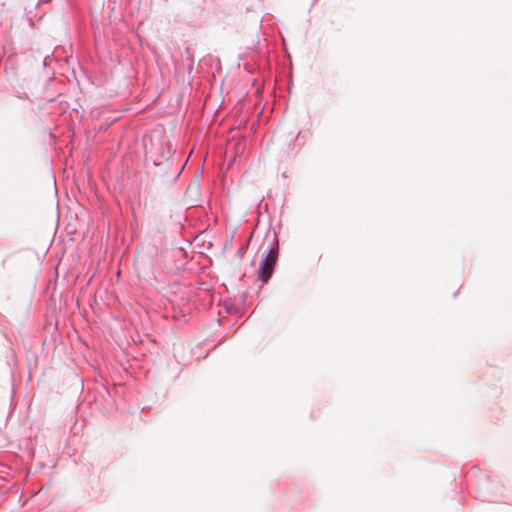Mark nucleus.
Listing matches in <instances>:
<instances>
[{"mask_svg": "<svg viewBox=\"0 0 512 512\" xmlns=\"http://www.w3.org/2000/svg\"><path fill=\"white\" fill-rule=\"evenodd\" d=\"M279 258V240L274 234L273 240L268 244L264 251L259 268L257 270V278L263 284L268 283L275 271V266Z\"/></svg>", "mask_w": 512, "mask_h": 512, "instance_id": "obj_1", "label": "nucleus"}, {"mask_svg": "<svg viewBox=\"0 0 512 512\" xmlns=\"http://www.w3.org/2000/svg\"><path fill=\"white\" fill-rule=\"evenodd\" d=\"M477 497L487 502L505 501L501 484L490 476H484L479 480Z\"/></svg>", "mask_w": 512, "mask_h": 512, "instance_id": "obj_2", "label": "nucleus"}, {"mask_svg": "<svg viewBox=\"0 0 512 512\" xmlns=\"http://www.w3.org/2000/svg\"><path fill=\"white\" fill-rule=\"evenodd\" d=\"M183 168H184V166H182L180 169H175L169 175L163 176L164 177L163 182L169 183V184L174 183L179 178Z\"/></svg>", "mask_w": 512, "mask_h": 512, "instance_id": "obj_3", "label": "nucleus"}, {"mask_svg": "<svg viewBox=\"0 0 512 512\" xmlns=\"http://www.w3.org/2000/svg\"><path fill=\"white\" fill-rule=\"evenodd\" d=\"M306 134L307 133H305V132L299 131L297 133V135L295 136L294 141L292 143H290L289 146L294 147L296 145V142H298V145L300 146V148L303 147Z\"/></svg>", "mask_w": 512, "mask_h": 512, "instance_id": "obj_4", "label": "nucleus"}, {"mask_svg": "<svg viewBox=\"0 0 512 512\" xmlns=\"http://www.w3.org/2000/svg\"><path fill=\"white\" fill-rule=\"evenodd\" d=\"M156 165L160 166L163 170L167 171L173 166V163L169 160H166L165 162Z\"/></svg>", "mask_w": 512, "mask_h": 512, "instance_id": "obj_5", "label": "nucleus"}, {"mask_svg": "<svg viewBox=\"0 0 512 512\" xmlns=\"http://www.w3.org/2000/svg\"><path fill=\"white\" fill-rule=\"evenodd\" d=\"M186 54H187V60L190 61L188 70L191 71L193 69L194 59H193L192 55L190 54L189 48L186 49Z\"/></svg>", "mask_w": 512, "mask_h": 512, "instance_id": "obj_6", "label": "nucleus"}, {"mask_svg": "<svg viewBox=\"0 0 512 512\" xmlns=\"http://www.w3.org/2000/svg\"><path fill=\"white\" fill-rule=\"evenodd\" d=\"M247 248H248V243H245V244L241 245L239 247V249L237 250V255L239 257H243L244 254L246 253Z\"/></svg>", "mask_w": 512, "mask_h": 512, "instance_id": "obj_7", "label": "nucleus"}, {"mask_svg": "<svg viewBox=\"0 0 512 512\" xmlns=\"http://www.w3.org/2000/svg\"><path fill=\"white\" fill-rule=\"evenodd\" d=\"M317 1H318V0H313V4H314L315 2H317Z\"/></svg>", "mask_w": 512, "mask_h": 512, "instance_id": "obj_8", "label": "nucleus"}]
</instances>
